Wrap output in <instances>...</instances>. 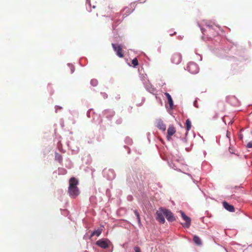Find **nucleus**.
I'll return each mask as SVG.
<instances>
[{"instance_id": "obj_1", "label": "nucleus", "mask_w": 252, "mask_h": 252, "mask_svg": "<svg viewBox=\"0 0 252 252\" xmlns=\"http://www.w3.org/2000/svg\"><path fill=\"white\" fill-rule=\"evenodd\" d=\"M78 183V180L74 177L71 178L69 181L68 193L72 198H75L79 194V190L77 187Z\"/></svg>"}, {"instance_id": "obj_2", "label": "nucleus", "mask_w": 252, "mask_h": 252, "mask_svg": "<svg viewBox=\"0 0 252 252\" xmlns=\"http://www.w3.org/2000/svg\"><path fill=\"white\" fill-rule=\"evenodd\" d=\"M164 216V209L160 208L156 212V220L160 223L163 224L165 221Z\"/></svg>"}, {"instance_id": "obj_3", "label": "nucleus", "mask_w": 252, "mask_h": 252, "mask_svg": "<svg viewBox=\"0 0 252 252\" xmlns=\"http://www.w3.org/2000/svg\"><path fill=\"white\" fill-rule=\"evenodd\" d=\"M110 241L107 239H101L96 242V245L102 249H107L109 247Z\"/></svg>"}, {"instance_id": "obj_4", "label": "nucleus", "mask_w": 252, "mask_h": 252, "mask_svg": "<svg viewBox=\"0 0 252 252\" xmlns=\"http://www.w3.org/2000/svg\"><path fill=\"white\" fill-rule=\"evenodd\" d=\"M112 46L117 55L120 58H123L124 55L122 46L114 43H112Z\"/></svg>"}, {"instance_id": "obj_5", "label": "nucleus", "mask_w": 252, "mask_h": 252, "mask_svg": "<svg viewBox=\"0 0 252 252\" xmlns=\"http://www.w3.org/2000/svg\"><path fill=\"white\" fill-rule=\"evenodd\" d=\"M180 213L183 219L185 221V222L182 223V225L185 228L189 227L191 223V220L190 218L186 215L184 212L180 211Z\"/></svg>"}, {"instance_id": "obj_6", "label": "nucleus", "mask_w": 252, "mask_h": 252, "mask_svg": "<svg viewBox=\"0 0 252 252\" xmlns=\"http://www.w3.org/2000/svg\"><path fill=\"white\" fill-rule=\"evenodd\" d=\"M171 61L173 64H179L182 61L181 55L178 53H174L171 57Z\"/></svg>"}, {"instance_id": "obj_7", "label": "nucleus", "mask_w": 252, "mask_h": 252, "mask_svg": "<svg viewBox=\"0 0 252 252\" xmlns=\"http://www.w3.org/2000/svg\"><path fill=\"white\" fill-rule=\"evenodd\" d=\"M165 217L170 222H172L175 220V218L174 216L173 213L169 210L164 209Z\"/></svg>"}, {"instance_id": "obj_8", "label": "nucleus", "mask_w": 252, "mask_h": 252, "mask_svg": "<svg viewBox=\"0 0 252 252\" xmlns=\"http://www.w3.org/2000/svg\"><path fill=\"white\" fill-rule=\"evenodd\" d=\"M188 70L192 74H195L198 72V68L196 63H190L188 66Z\"/></svg>"}, {"instance_id": "obj_9", "label": "nucleus", "mask_w": 252, "mask_h": 252, "mask_svg": "<svg viewBox=\"0 0 252 252\" xmlns=\"http://www.w3.org/2000/svg\"><path fill=\"white\" fill-rule=\"evenodd\" d=\"M176 131V128L173 125L169 126L167 129V139L168 140L170 139L171 137L175 133Z\"/></svg>"}, {"instance_id": "obj_10", "label": "nucleus", "mask_w": 252, "mask_h": 252, "mask_svg": "<svg viewBox=\"0 0 252 252\" xmlns=\"http://www.w3.org/2000/svg\"><path fill=\"white\" fill-rule=\"evenodd\" d=\"M157 126L160 130L165 131L166 129V126L163 123V121L159 120L157 122Z\"/></svg>"}, {"instance_id": "obj_11", "label": "nucleus", "mask_w": 252, "mask_h": 252, "mask_svg": "<svg viewBox=\"0 0 252 252\" xmlns=\"http://www.w3.org/2000/svg\"><path fill=\"white\" fill-rule=\"evenodd\" d=\"M223 206L225 209L230 212H233L235 211L234 207L232 205H229L226 202L223 203Z\"/></svg>"}, {"instance_id": "obj_12", "label": "nucleus", "mask_w": 252, "mask_h": 252, "mask_svg": "<svg viewBox=\"0 0 252 252\" xmlns=\"http://www.w3.org/2000/svg\"><path fill=\"white\" fill-rule=\"evenodd\" d=\"M166 96L167 99L168 100V103L170 107H172L173 105V101L171 97V96L168 93H165L164 94Z\"/></svg>"}, {"instance_id": "obj_13", "label": "nucleus", "mask_w": 252, "mask_h": 252, "mask_svg": "<svg viewBox=\"0 0 252 252\" xmlns=\"http://www.w3.org/2000/svg\"><path fill=\"white\" fill-rule=\"evenodd\" d=\"M193 241L197 245H201L202 244V241L201 240V239H200V238L196 236V235H194L193 236Z\"/></svg>"}, {"instance_id": "obj_14", "label": "nucleus", "mask_w": 252, "mask_h": 252, "mask_svg": "<svg viewBox=\"0 0 252 252\" xmlns=\"http://www.w3.org/2000/svg\"><path fill=\"white\" fill-rule=\"evenodd\" d=\"M102 231V228H98L97 230H95L92 232V233L91 234V237H92L94 235H96L97 236H99L101 234Z\"/></svg>"}, {"instance_id": "obj_15", "label": "nucleus", "mask_w": 252, "mask_h": 252, "mask_svg": "<svg viewBox=\"0 0 252 252\" xmlns=\"http://www.w3.org/2000/svg\"><path fill=\"white\" fill-rule=\"evenodd\" d=\"M186 125L187 131H189L191 127V123L189 119L186 120Z\"/></svg>"}, {"instance_id": "obj_16", "label": "nucleus", "mask_w": 252, "mask_h": 252, "mask_svg": "<svg viewBox=\"0 0 252 252\" xmlns=\"http://www.w3.org/2000/svg\"><path fill=\"white\" fill-rule=\"evenodd\" d=\"M55 159L58 161L59 162H61L62 160V156L58 153H55Z\"/></svg>"}, {"instance_id": "obj_17", "label": "nucleus", "mask_w": 252, "mask_h": 252, "mask_svg": "<svg viewBox=\"0 0 252 252\" xmlns=\"http://www.w3.org/2000/svg\"><path fill=\"white\" fill-rule=\"evenodd\" d=\"M132 64L133 67H136L138 65V61L136 58H134L132 61Z\"/></svg>"}, {"instance_id": "obj_18", "label": "nucleus", "mask_w": 252, "mask_h": 252, "mask_svg": "<svg viewBox=\"0 0 252 252\" xmlns=\"http://www.w3.org/2000/svg\"><path fill=\"white\" fill-rule=\"evenodd\" d=\"M134 251L135 252H141V250H140V249L139 247H134Z\"/></svg>"}, {"instance_id": "obj_19", "label": "nucleus", "mask_w": 252, "mask_h": 252, "mask_svg": "<svg viewBox=\"0 0 252 252\" xmlns=\"http://www.w3.org/2000/svg\"><path fill=\"white\" fill-rule=\"evenodd\" d=\"M247 147L248 148H252V141H251L247 144Z\"/></svg>"}, {"instance_id": "obj_20", "label": "nucleus", "mask_w": 252, "mask_h": 252, "mask_svg": "<svg viewBox=\"0 0 252 252\" xmlns=\"http://www.w3.org/2000/svg\"><path fill=\"white\" fill-rule=\"evenodd\" d=\"M134 213L136 215L137 218L140 217L139 214L137 210H134Z\"/></svg>"}, {"instance_id": "obj_21", "label": "nucleus", "mask_w": 252, "mask_h": 252, "mask_svg": "<svg viewBox=\"0 0 252 252\" xmlns=\"http://www.w3.org/2000/svg\"><path fill=\"white\" fill-rule=\"evenodd\" d=\"M137 221H138V223L139 225H141V222L140 217H137Z\"/></svg>"}, {"instance_id": "obj_22", "label": "nucleus", "mask_w": 252, "mask_h": 252, "mask_svg": "<svg viewBox=\"0 0 252 252\" xmlns=\"http://www.w3.org/2000/svg\"><path fill=\"white\" fill-rule=\"evenodd\" d=\"M71 73H73L74 71V68H71Z\"/></svg>"}, {"instance_id": "obj_23", "label": "nucleus", "mask_w": 252, "mask_h": 252, "mask_svg": "<svg viewBox=\"0 0 252 252\" xmlns=\"http://www.w3.org/2000/svg\"><path fill=\"white\" fill-rule=\"evenodd\" d=\"M240 139H242V138H243V137H242V136L241 135H240Z\"/></svg>"}]
</instances>
